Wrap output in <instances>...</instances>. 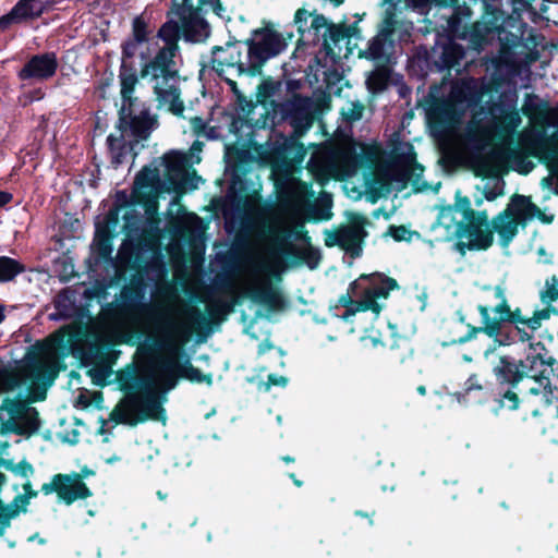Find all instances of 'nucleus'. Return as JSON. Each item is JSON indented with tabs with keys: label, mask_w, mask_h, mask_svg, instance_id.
I'll return each instance as SVG.
<instances>
[{
	"label": "nucleus",
	"mask_w": 558,
	"mask_h": 558,
	"mask_svg": "<svg viewBox=\"0 0 558 558\" xmlns=\"http://www.w3.org/2000/svg\"><path fill=\"white\" fill-rule=\"evenodd\" d=\"M183 314L178 294L165 289L143 315L142 331L153 342L145 341L137 348L136 375L129 384L125 398L112 412L118 422L135 425L146 420H166L163 403L180 374L178 355L185 333Z\"/></svg>",
	"instance_id": "f257e3e1"
},
{
	"label": "nucleus",
	"mask_w": 558,
	"mask_h": 558,
	"mask_svg": "<svg viewBox=\"0 0 558 558\" xmlns=\"http://www.w3.org/2000/svg\"><path fill=\"white\" fill-rule=\"evenodd\" d=\"M306 203L305 183L291 180L282 187L278 208L260 223L259 238L265 253L250 257L241 269L239 288L245 298L259 304L274 301L270 276L280 253L288 248L291 240L303 235L302 211Z\"/></svg>",
	"instance_id": "f03ea898"
},
{
	"label": "nucleus",
	"mask_w": 558,
	"mask_h": 558,
	"mask_svg": "<svg viewBox=\"0 0 558 558\" xmlns=\"http://www.w3.org/2000/svg\"><path fill=\"white\" fill-rule=\"evenodd\" d=\"M86 333L81 325L73 324L59 329L45 342L38 344L26 362L14 371L0 374V393L23 387L26 397L39 390L44 393L60 372V360L81 351Z\"/></svg>",
	"instance_id": "7ed1b4c3"
},
{
	"label": "nucleus",
	"mask_w": 558,
	"mask_h": 558,
	"mask_svg": "<svg viewBox=\"0 0 558 558\" xmlns=\"http://www.w3.org/2000/svg\"><path fill=\"white\" fill-rule=\"evenodd\" d=\"M174 3V0L172 1ZM175 8L169 14V20L160 27L157 38L158 48L154 57L141 66V77L153 85L159 108H166L175 116H182L184 104L181 99L180 78L175 68L174 57L178 52L180 34L185 36L182 21L174 13Z\"/></svg>",
	"instance_id": "20e7f679"
},
{
	"label": "nucleus",
	"mask_w": 558,
	"mask_h": 558,
	"mask_svg": "<svg viewBox=\"0 0 558 558\" xmlns=\"http://www.w3.org/2000/svg\"><path fill=\"white\" fill-rule=\"evenodd\" d=\"M187 166V155L171 151L162 158L156 159L137 174L132 199L134 203L142 204L145 207L147 219L156 227L159 223L156 215L160 193H183L190 187L196 189L198 182L202 181L195 172H193V178L190 180Z\"/></svg>",
	"instance_id": "39448f33"
},
{
	"label": "nucleus",
	"mask_w": 558,
	"mask_h": 558,
	"mask_svg": "<svg viewBox=\"0 0 558 558\" xmlns=\"http://www.w3.org/2000/svg\"><path fill=\"white\" fill-rule=\"evenodd\" d=\"M522 123L515 108L502 110L494 116L489 124L472 121L465 130V143L475 153L476 172L483 177H498L505 168L504 146Z\"/></svg>",
	"instance_id": "423d86ee"
},
{
	"label": "nucleus",
	"mask_w": 558,
	"mask_h": 558,
	"mask_svg": "<svg viewBox=\"0 0 558 558\" xmlns=\"http://www.w3.org/2000/svg\"><path fill=\"white\" fill-rule=\"evenodd\" d=\"M534 218L543 219L541 209L531 199L523 195H513L506 209L498 214L492 223L486 211H478L474 219L468 222L465 230L466 242L470 250H486L494 242L493 231L497 232L500 244L508 246L517 235L519 226H525Z\"/></svg>",
	"instance_id": "0eeeda50"
},
{
	"label": "nucleus",
	"mask_w": 558,
	"mask_h": 558,
	"mask_svg": "<svg viewBox=\"0 0 558 558\" xmlns=\"http://www.w3.org/2000/svg\"><path fill=\"white\" fill-rule=\"evenodd\" d=\"M397 288L395 279L381 275L361 276L350 284L348 293L340 296L339 303L344 307L340 317L367 331L364 323L378 318L390 291Z\"/></svg>",
	"instance_id": "6e6552de"
},
{
	"label": "nucleus",
	"mask_w": 558,
	"mask_h": 558,
	"mask_svg": "<svg viewBox=\"0 0 558 558\" xmlns=\"http://www.w3.org/2000/svg\"><path fill=\"white\" fill-rule=\"evenodd\" d=\"M522 111L529 117L533 125L539 129L535 136H532V131L521 134L523 146L533 156L543 160L550 172L558 178V135L554 134L550 137L545 135V130L555 125L557 120L556 111L547 102L541 101L533 96L527 97Z\"/></svg>",
	"instance_id": "1a4fd4ad"
},
{
	"label": "nucleus",
	"mask_w": 558,
	"mask_h": 558,
	"mask_svg": "<svg viewBox=\"0 0 558 558\" xmlns=\"http://www.w3.org/2000/svg\"><path fill=\"white\" fill-rule=\"evenodd\" d=\"M369 155L368 146L351 141L332 144L315 151L308 169L320 181L343 180L353 177L362 165V158Z\"/></svg>",
	"instance_id": "9d476101"
},
{
	"label": "nucleus",
	"mask_w": 558,
	"mask_h": 558,
	"mask_svg": "<svg viewBox=\"0 0 558 558\" xmlns=\"http://www.w3.org/2000/svg\"><path fill=\"white\" fill-rule=\"evenodd\" d=\"M156 126L157 120L148 111L134 114L130 122L121 119L117 131L107 138L111 162L117 167L123 163L128 156L134 157L138 143L147 140Z\"/></svg>",
	"instance_id": "9b49d317"
},
{
	"label": "nucleus",
	"mask_w": 558,
	"mask_h": 558,
	"mask_svg": "<svg viewBox=\"0 0 558 558\" xmlns=\"http://www.w3.org/2000/svg\"><path fill=\"white\" fill-rule=\"evenodd\" d=\"M483 291L485 293L484 300L486 302L495 301L496 304L494 306L487 304H480L477 306L482 326L470 327L468 335L458 340L459 343L474 339L480 332H484L490 338H497L500 335L502 324L511 318V308L506 295V289L502 286L485 287Z\"/></svg>",
	"instance_id": "f8f14e48"
},
{
	"label": "nucleus",
	"mask_w": 558,
	"mask_h": 558,
	"mask_svg": "<svg viewBox=\"0 0 558 558\" xmlns=\"http://www.w3.org/2000/svg\"><path fill=\"white\" fill-rule=\"evenodd\" d=\"M174 13L182 21L186 38L192 43L204 41L210 33L208 23L202 17V11L211 10L218 17L230 20L219 0H174Z\"/></svg>",
	"instance_id": "ddd939ff"
},
{
	"label": "nucleus",
	"mask_w": 558,
	"mask_h": 558,
	"mask_svg": "<svg viewBox=\"0 0 558 558\" xmlns=\"http://www.w3.org/2000/svg\"><path fill=\"white\" fill-rule=\"evenodd\" d=\"M484 359L489 363L496 379L512 387H515L524 377H529L533 371L545 365L544 359L538 354L527 355L525 360H517L497 352L496 345L484 351Z\"/></svg>",
	"instance_id": "4468645a"
},
{
	"label": "nucleus",
	"mask_w": 558,
	"mask_h": 558,
	"mask_svg": "<svg viewBox=\"0 0 558 558\" xmlns=\"http://www.w3.org/2000/svg\"><path fill=\"white\" fill-rule=\"evenodd\" d=\"M246 66L251 75L260 73L264 64L287 48L283 36L270 27L255 29L246 41Z\"/></svg>",
	"instance_id": "2eb2a0df"
},
{
	"label": "nucleus",
	"mask_w": 558,
	"mask_h": 558,
	"mask_svg": "<svg viewBox=\"0 0 558 558\" xmlns=\"http://www.w3.org/2000/svg\"><path fill=\"white\" fill-rule=\"evenodd\" d=\"M293 25L302 37L324 40L326 46L337 44L344 37L340 27L330 23L323 14L306 7L299 8L293 16Z\"/></svg>",
	"instance_id": "dca6fc26"
},
{
	"label": "nucleus",
	"mask_w": 558,
	"mask_h": 558,
	"mask_svg": "<svg viewBox=\"0 0 558 558\" xmlns=\"http://www.w3.org/2000/svg\"><path fill=\"white\" fill-rule=\"evenodd\" d=\"M0 423L2 430L32 434L39 427L38 412L25 401L5 398L0 405Z\"/></svg>",
	"instance_id": "f3484780"
},
{
	"label": "nucleus",
	"mask_w": 558,
	"mask_h": 558,
	"mask_svg": "<svg viewBox=\"0 0 558 558\" xmlns=\"http://www.w3.org/2000/svg\"><path fill=\"white\" fill-rule=\"evenodd\" d=\"M457 0H384V3L390 4L395 9L403 4L404 8H412L420 13L428 14L432 10H435L434 16L439 14L442 22L435 21V24L442 28L444 32L450 34L459 33L460 17L457 14V10L453 8ZM426 22L433 24L434 21L426 17Z\"/></svg>",
	"instance_id": "a211bd4d"
},
{
	"label": "nucleus",
	"mask_w": 558,
	"mask_h": 558,
	"mask_svg": "<svg viewBox=\"0 0 558 558\" xmlns=\"http://www.w3.org/2000/svg\"><path fill=\"white\" fill-rule=\"evenodd\" d=\"M41 492L45 495L56 493L58 498L66 505L92 496L82 473L56 474L49 483L41 486Z\"/></svg>",
	"instance_id": "6ab92c4d"
},
{
	"label": "nucleus",
	"mask_w": 558,
	"mask_h": 558,
	"mask_svg": "<svg viewBox=\"0 0 558 558\" xmlns=\"http://www.w3.org/2000/svg\"><path fill=\"white\" fill-rule=\"evenodd\" d=\"M245 63L246 58L242 59L241 51L235 45L215 47L213 49L211 66L220 76H225L226 82L233 92H236V83L226 76V74L234 72L236 75H251V70H248Z\"/></svg>",
	"instance_id": "aec40b11"
},
{
	"label": "nucleus",
	"mask_w": 558,
	"mask_h": 558,
	"mask_svg": "<svg viewBox=\"0 0 558 558\" xmlns=\"http://www.w3.org/2000/svg\"><path fill=\"white\" fill-rule=\"evenodd\" d=\"M366 232L363 223L354 222L335 230L325 231V244L328 247L339 246L352 256H359L362 252V243Z\"/></svg>",
	"instance_id": "412c9836"
},
{
	"label": "nucleus",
	"mask_w": 558,
	"mask_h": 558,
	"mask_svg": "<svg viewBox=\"0 0 558 558\" xmlns=\"http://www.w3.org/2000/svg\"><path fill=\"white\" fill-rule=\"evenodd\" d=\"M158 48V40L147 37L146 24L140 17L133 22V36L122 46L124 58L140 57L142 63L154 57V51Z\"/></svg>",
	"instance_id": "4be33fe9"
},
{
	"label": "nucleus",
	"mask_w": 558,
	"mask_h": 558,
	"mask_svg": "<svg viewBox=\"0 0 558 558\" xmlns=\"http://www.w3.org/2000/svg\"><path fill=\"white\" fill-rule=\"evenodd\" d=\"M475 96V81L463 78L452 84L448 99L444 100L435 108V113L444 116L445 120L456 119L458 106L471 101Z\"/></svg>",
	"instance_id": "5701e85b"
},
{
	"label": "nucleus",
	"mask_w": 558,
	"mask_h": 558,
	"mask_svg": "<svg viewBox=\"0 0 558 558\" xmlns=\"http://www.w3.org/2000/svg\"><path fill=\"white\" fill-rule=\"evenodd\" d=\"M58 68V60L54 53H43L34 56L23 66L19 75L22 80L33 78L45 81L52 77Z\"/></svg>",
	"instance_id": "b1692460"
},
{
	"label": "nucleus",
	"mask_w": 558,
	"mask_h": 558,
	"mask_svg": "<svg viewBox=\"0 0 558 558\" xmlns=\"http://www.w3.org/2000/svg\"><path fill=\"white\" fill-rule=\"evenodd\" d=\"M24 495H20L13 499L9 505H4L0 500V536L11 525V520L26 512L29 499L37 496V492L32 489L31 482L23 484Z\"/></svg>",
	"instance_id": "393cba45"
},
{
	"label": "nucleus",
	"mask_w": 558,
	"mask_h": 558,
	"mask_svg": "<svg viewBox=\"0 0 558 558\" xmlns=\"http://www.w3.org/2000/svg\"><path fill=\"white\" fill-rule=\"evenodd\" d=\"M46 9L44 0H20L7 15L0 17V29L38 17Z\"/></svg>",
	"instance_id": "a878e982"
},
{
	"label": "nucleus",
	"mask_w": 558,
	"mask_h": 558,
	"mask_svg": "<svg viewBox=\"0 0 558 558\" xmlns=\"http://www.w3.org/2000/svg\"><path fill=\"white\" fill-rule=\"evenodd\" d=\"M464 221H466V219L459 216L456 208L447 206L440 209L437 222L433 226V229H445L441 240L450 241L462 234V231L464 230Z\"/></svg>",
	"instance_id": "bb28decb"
},
{
	"label": "nucleus",
	"mask_w": 558,
	"mask_h": 558,
	"mask_svg": "<svg viewBox=\"0 0 558 558\" xmlns=\"http://www.w3.org/2000/svg\"><path fill=\"white\" fill-rule=\"evenodd\" d=\"M396 21L391 13L385 17L380 31L376 37L369 43L366 51L367 57L372 59H380L387 53L392 39L390 38L395 33Z\"/></svg>",
	"instance_id": "cd10ccee"
},
{
	"label": "nucleus",
	"mask_w": 558,
	"mask_h": 558,
	"mask_svg": "<svg viewBox=\"0 0 558 558\" xmlns=\"http://www.w3.org/2000/svg\"><path fill=\"white\" fill-rule=\"evenodd\" d=\"M549 372L548 367L539 371V376L532 375L531 376V385L527 390V396L524 397H537L539 398L541 405H549L555 398L554 390L550 386L549 378L547 373Z\"/></svg>",
	"instance_id": "c85d7f7f"
},
{
	"label": "nucleus",
	"mask_w": 558,
	"mask_h": 558,
	"mask_svg": "<svg viewBox=\"0 0 558 558\" xmlns=\"http://www.w3.org/2000/svg\"><path fill=\"white\" fill-rule=\"evenodd\" d=\"M133 58H124L122 54V65L120 71V84H121V95L124 100V104L128 102L130 107L133 105L132 95L134 93L135 86L138 83V77L136 72L129 66V62Z\"/></svg>",
	"instance_id": "c756f323"
},
{
	"label": "nucleus",
	"mask_w": 558,
	"mask_h": 558,
	"mask_svg": "<svg viewBox=\"0 0 558 558\" xmlns=\"http://www.w3.org/2000/svg\"><path fill=\"white\" fill-rule=\"evenodd\" d=\"M464 49L461 45L449 43L444 47L441 53V62L445 68L451 69L459 65L460 61L464 58Z\"/></svg>",
	"instance_id": "7c9ffc66"
},
{
	"label": "nucleus",
	"mask_w": 558,
	"mask_h": 558,
	"mask_svg": "<svg viewBox=\"0 0 558 558\" xmlns=\"http://www.w3.org/2000/svg\"><path fill=\"white\" fill-rule=\"evenodd\" d=\"M23 271L24 266L17 260L7 256L0 257V281H10Z\"/></svg>",
	"instance_id": "2f4dec72"
},
{
	"label": "nucleus",
	"mask_w": 558,
	"mask_h": 558,
	"mask_svg": "<svg viewBox=\"0 0 558 558\" xmlns=\"http://www.w3.org/2000/svg\"><path fill=\"white\" fill-rule=\"evenodd\" d=\"M541 300L546 305H551L558 300V276L546 279L545 287L541 292Z\"/></svg>",
	"instance_id": "473e14b6"
},
{
	"label": "nucleus",
	"mask_w": 558,
	"mask_h": 558,
	"mask_svg": "<svg viewBox=\"0 0 558 558\" xmlns=\"http://www.w3.org/2000/svg\"><path fill=\"white\" fill-rule=\"evenodd\" d=\"M388 234L398 242H411L413 239H418L421 236L418 232L410 230L404 226H390Z\"/></svg>",
	"instance_id": "72a5a7b5"
},
{
	"label": "nucleus",
	"mask_w": 558,
	"mask_h": 558,
	"mask_svg": "<svg viewBox=\"0 0 558 558\" xmlns=\"http://www.w3.org/2000/svg\"><path fill=\"white\" fill-rule=\"evenodd\" d=\"M451 208L457 209V214L462 216V218L466 219L469 222L471 219H474V215H477L478 211H474L471 208V202L468 197L461 196L459 193L456 195L454 205L450 206Z\"/></svg>",
	"instance_id": "f704fd0d"
},
{
	"label": "nucleus",
	"mask_w": 558,
	"mask_h": 558,
	"mask_svg": "<svg viewBox=\"0 0 558 558\" xmlns=\"http://www.w3.org/2000/svg\"><path fill=\"white\" fill-rule=\"evenodd\" d=\"M387 81H388V76H387L386 71L377 70V71L372 72L368 75L366 83H367L368 88L373 93H377L385 88Z\"/></svg>",
	"instance_id": "c9c22d12"
},
{
	"label": "nucleus",
	"mask_w": 558,
	"mask_h": 558,
	"mask_svg": "<svg viewBox=\"0 0 558 558\" xmlns=\"http://www.w3.org/2000/svg\"><path fill=\"white\" fill-rule=\"evenodd\" d=\"M364 106L360 102H349L342 109L341 113L348 121H356L362 118Z\"/></svg>",
	"instance_id": "e433bc0d"
},
{
	"label": "nucleus",
	"mask_w": 558,
	"mask_h": 558,
	"mask_svg": "<svg viewBox=\"0 0 558 558\" xmlns=\"http://www.w3.org/2000/svg\"><path fill=\"white\" fill-rule=\"evenodd\" d=\"M524 322H525V318L521 315L520 308H515L513 311L511 310V318H509V320H507V323H511V324L515 325V328L518 329V331L521 332L522 341L529 340L531 338V336L529 333H526L525 331H522V329H521V326H523Z\"/></svg>",
	"instance_id": "4c0bfd02"
},
{
	"label": "nucleus",
	"mask_w": 558,
	"mask_h": 558,
	"mask_svg": "<svg viewBox=\"0 0 558 558\" xmlns=\"http://www.w3.org/2000/svg\"><path fill=\"white\" fill-rule=\"evenodd\" d=\"M379 182L383 187H390L392 185V177H397L391 167H380L378 169Z\"/></svg>",
	"instance_id": "58836bf2"
},
{
	"label": "nucleus",
	"mask_w": 558,
	"mask_h": 558,
	"mask_svg": "<svg viewBox=\"0 0 558 558\" xmlns=\"http://www.w3.org/2000/svg\"><path fill=\"white\" fill-rule=\"evenodd\" d=\"M499 402L501 408H507L509 410H515L519 405L518 396L513 391H507Z\"/></svg>",
	"instance_id": "ea45409f"
},
{
	"label": "nucleus",
	"mask_w": 558,
	"mask_h": 558,
	"mask_svg": "<svg viewBox=\"0 0 558 558\" xmlns=\"http://www.w3.org/2000/svg\"><path fill=\"white\" fill-rule=\"evenodd\" d=\"M313 124V117L311 113H306L304 117L302 118H294L293 119V125L295 128V130L298 132H300V134L304 133L305 131H307Z\"/></svg>",
	"instance_id": "a19ab883"
},
{
	"label": "nucleus",
	"mask_w": 558,
	"mask_h": 558,
	"mask_svg": "<svg viewBox=\"0 0 558 558\" xmlns=\"http://www.w3.org/2000/svg\"><path fill=\"white\" fill-rule=\"evenodd\" d=\"M88 374L92 377L93 383L96 385H104L109 376V371L107 368H92L88 371Z\"/></svg>",
	"instance_id": "79ce46f5"
},
{
	"label": "nucleus",
	"mask_w": 558,
	"mask_h": 558,
	"mask_svg": "<svg viewBox=\"0 0 558 558\" xmlns=\"http://www.w3.org/2000/svg\"><path fill=\"white\" fill-rule=\"evenodd\" d=\"M471 41H472L473 49L476 51H478L482 48V46L484 45V43L486 41L485 36L482 35L480 25L474 26V29L471 34Z\"/></svg>",
	"instance_id": "37998d69"
},
{
	"label": "nucleus",
	"mask_w": 558,
	"mask_h": 558,
	"mask_svg": "<svg viewBox=\"0 0 558 558\" xmlns=\"http://www.w3.org/2000/svg\"><path fill=\"white\" fill-rule=\"evenodd\" d=\"M504 195V182H497L493 187L485 189L484 196L487 201H495Z\"/></svg>",
	"instance_id": "c03bdc74"
},
{
	"label": "nucleus",
	"mask_w": 558,
	"mask_h": 558,
	"mask_svg": "<svg viewBox=\"0 0 558 558\" xmlns=\"http://www.w3.org/2000/svg\"><path fill=\"white\" fill-rule=\"evenodd\" d=\"M96 241H98L100 250L102 251L104 254H106L110 251V245H109L110 238L108 235L106 228L104 230L97 231Z\"/></svg>",
	"instance_id": "a18cd8bd"
},
{
	"label": "nucleus",
	"mask_w": 558,
	"mask_h": 558,
	"mask_svg": "<svg viewBox=\"0 0 558 558\" xmlns=\"http://www.w3.org/2000/svg\"><path fill=\"white\" fill-rule=\"evenodd\" d=\"M482 389H483V385H482L478 376L475 374L471 375L464 384V390L466 393H470L471 391H475V390H482Z\"/></svg>",
	"instance_id": "49530a36"
},
{
	"label": "nucleus",
	"mask_w": 558,
	"mask_h": 558,
	"mask_svg": "<svg viewBox=\"0 0 558 558\" xmlns=\"http://www.w3.org/2000/svg\"><path fill=\"white\" fill-rule=\"evenodd\" d=\"M288 384V378L280 375L270 374L267 381L264 384L265 390H269L271 386L284 387Z\"/></svg>",
	"instance_id": "de8ad7c7"
},
{
	"label": "nucleus",
	"mask_w": 558,
	"mask_h": 558,
	"mask_svg": "<svg viewBox=\"0 0 558 558\" xmlns=\"http://www.w3.org/2000/svg\"><path fill=\"white\" fill-rule=\"evenodd\" d=\"M190 122H191L192 130L194 131V133L197 136H201L204 133V131L206 130V123L199 117L192 118Z\"/></svg>",
	"instance_id": "09e8293b"
},
{
	"label": "nucleus",
	"mask_w": 558,
	"mask_h": 558,
	"mask_svg": "<svg viewBox=\"0 0 558 558\" xmlns=\"http://www.w3.org/2000/svg\"><path fill=\"white\" fill-rule=\"evenodd\" d=\"M14 472L22 476V477H28L29 475H32L34 473V469L31 464L26 463V462H21L19 463L15 468H14Z\"/></svg>",
	"instance_id": "8fccbe9b"
},
{
	"label": "nucleus",
	"mask_w": 558,
	"mask_h": 558,
	"mask_svg": "<svg viewBox=\"0 0 558 558\" xmlns=\"http://www.w3.org/2000/svg\"><path fill=\"white\" fill-rule=\"evenodd\" d=\"M523 326H526L527 328H530L532 331H535L537 329L541 328L542 324L541 322L537 319V317L535 316V314H533L532 317L530 318H525V322L523 324Z\"/></svg>",
	"instance_id": "3c124183"
},
{
	"label": "nucleus",
	"mask_w": 558,
	"mask_h": 558,
	"mask_svg": "<svg viewBox=\"0 0 558 558\" xmlns=\"http://www.w3.org/2000/svg\"><path fill=\"white\" fill-rule=\"evenodd\" d=\"M121 211H124L123 217L126 219V216H128L126 207L121 206L114 210L109 211V216H108L109 222H116L118 220V217L121 214Z\"/></svg>",
	"instance_id": "603ef678"
},
{
	"label": "nucleus",
	"mask_w": 558,
	"mask_h": 558,
	"mask_svg": "<svg viewBox=\"0 0 558 558\" xmlns=\"http://www.w3.org/2000/svg\"><path fill=\"white\" fill-rule=\"evenodd\" d=\"M201 136H205L209 140H215L219 136V132L216 126H207L204 133Z\"/></svg>",
	"instance_id": "864d4df0"
},
{
	"label": "nucleus",
	"mask_w": 558,
	"mask_h": 558,
	"mask_svg": "<svg viewBox=\"0 0 558 558\" xmlns=\"http://www.w3.org/2000/svg\"><path fill=\"white\" fill-rule=\"evenodd\" d=\"M535 316L537 317V319L541 322V324L544 322V320H547L549 317H550V312L548 308H544V310H539V311H535L534 312Z\"/></svg>",
	"instance_id": "5fc2aeb1"
},
{
	"label": "nucleus",
	"mask_w": 558,
	"mask_h": 558,
	"mask_svg": "<svg viewBox=\"0 0 558 558\" xmlns=\"http://www.w3.org/2000/svg\"><path fill=\"white\" fill-rule=\"evenodd\" d=\"M190 378L193 379V380H196V381H203V380L206 379L208 384H210V381H211L209 376L201 377V375H199L197 369H191Z\"/></svg>",
	"instance_id": "6e6d98bb"
},
{
	"label": "nucleus",
	"mask_w": 558,
	"mask_h": 558,
	"mask_svg": "<svg viewBox=\"0 0 558 558\" xmlns=\"http://www.w3.org/2000/svg\"><path fill=\"white\" fill-rule=\"evenodd\" d=\"M12 199V195L10 193L0 191V207L8 204Z\"/></svg>",
	"instance_id": "4d7b16f0"
},
{
	"label": "nucleus",
	"mask_w": 558,
	"mask_h": 558,
	"mask_svg": "<svg viewBox=\"0 0 558 558\" xmlns=\"http://www.w3.org/2000/svg\"><path fill=\"white\" fill-rule=\"evenodd\" d=\"M201 151H202V143L195 142L190 149V158H193L195 154H198Z\"/></svg>",
	"instance_id": "13d9d810"
},
{
	"label": "nucleus",
	"mask_w": 558,
	"mask_h": 558,
	"mask_svg": "<svg viewBox=\"0 0 558 558\" xmlns=\"http://www.w3.org/2000/svg\"><path fill=\"white\" fill-rule=\"evenodd\" d=\"M272 348L271 343L268 342V341H265V342H262L258 347V353L259 354H264L266 353L268 350H270Z\"/></svg>",
	"instance_id": "bf43d9fd"
},
{
	"label": "nucleus",
	"mask_w": 558,
	"mask_h": 558,
	"mask_svg": "<svg viewBox=\"0 0 558 558\" xmlns=\"http://www.w3.org/2000/svg\"><path fill=\"white\" fill-rule=\"evenodd\" d=\"M34 541H38L39 544L46 543V541L44 538L39 537L38 534L32 535L31 537H28V542H34Z\"/></svg>",
	"instance_id": "052dcab7"
},
{
	"label": "nucleus",
	"mask_w": 558,
	"mask_h": 558,
	"mask_svg": "<svg viewBox=\"0 0 558 558\" xmlns=\"http://www.w3.org/2000/svg\"><path fill=\"white\" fill-rule=\"evenodd\" d=\"M5 315H4V306L0 304V323L3 322Z\"/></svg>",
	"instance_id": "680f3d73"
},
{
	"label": "nucleus",
	"mask_w": 558,
	"mask_h": 558,
	"mask_svg": "<svg viewBox=\"0 0 558 558\" xmlns=\"http://www.w3.org/2000/svg\"><path fill=\"white\" fill-rule=\"evenodd\" d=\"M417 391H418L420 395H425L426 393V388L424 386H420L417 388Z\"/></svg>",
	"instance_id": "e2e57ef3"
},
{
	"label": "nucleus",
	"mask_w": 558,
	"mask_h": 558,
	"mask_svg": "<svg viewBox=\"0 0 558 558\" xmlns=\"http://www.w3.org/2000/svg\"><path fill=\"white\" fill-rule=\"evenodd\" d=\"M132 226H133V223H132V222L126 221V222L124 223V226H123V229H129V228H131Z\"/></svg>",
	"instance_id": "0e129e2a"
},
{
	"label": "nucleus",
	"mask_w": 558,
	"mask_h": 558,
	"mask_svg": "<svg viewBox=\"0 0 558 558\" xmlns=\"http://www.w3.org/2000/svg\"><path fill=\"white\" fill-rule=\"evenodd\" d=\"M291 477L293 478L294 484H295L296 486H301V482H300L299 480H295L293 474H291Z\"/></svg>",
	"instance_id": "69168bd1"
},
{
	"label": "nucleus",
	"mask_w": 558,
	"mask_h": 558,
	"mask_svg": "<svg viewBox=\"0 0 558 558\" xmlns=\"http://www.w3.org/2000/svg\"><path fill=\"white\" fill-rule=\"evenodd\" d=\"M283 461L286 462H292L293 459L291 457H283Z\"/></svg>",
	"instance_id": "338daca9"
},
{
	"label": "nucleus",
	"mask_w": 558,
	"mask_h": 558,
	"mask_svg": "<svg viewBox=\"0 0 558 558\" xmlns=\"http://www.w3.org/2000/svg\"><path fill=\"white\" fill-rule=\"evenodd\" d=\"M69 441L71 442H76L77 441V435L75 434L74 437L72 439H69Z\"/></svg>",
	"instance_id": "774afa93"
}]
</instances>
